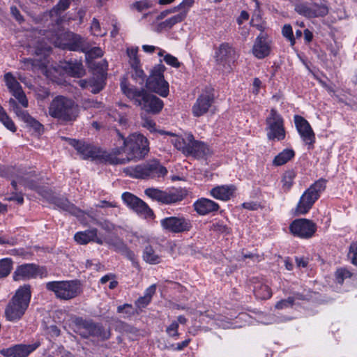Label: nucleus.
<instances>
[{"instance_id": "obj_1", "label": "nucleus", "mask_w": 357, "mask_h": 357, "mask_svg": "<svg viewBox=\"0 0 357 357\" xmlns=\"http://www.w3.org/2000/svg\"><path fill=\"white\" fill-rule=\"evenodd\" d=\"M123 141V146L114 149L111 152L110 163L125 164L132 160L143 158L149 151L148 139L142 134L132 133L127 138L118 132Z\"/></svg>"}, {"instance_id": "obj_2", "label": "nucleus", "mask_w": 357, "mask_h": 357, "mask_svg": "<svg viewBox=\"0 0 357 357\" xmlns=\"http://www.w3.org/2000/svg\"><path fill=\"white\" fill-rule=\"evenodd\" d=\"M79 107L75 102L64 96H56L50 102L47 114L62 123H71L79 116Z\"/></svg>"}, {"instance_id": "obj_3", "label": "nucleus", "mask_w": 357, "mask_h": 357, "mask_svg": "<svg viewBox=\"0 0 357 357\" xmlns=\"http://www.w3.org/2000/svg\"><path fill=\"white\" fill-rule=\"evenodd\" d=\"M121 89L123 94L147 112L158 114L163 108V102L159 98L149 94L145 89L130 86L126 79L121 81Z\"/></svg>"}, {"instance_id": "obj_4", "label": "nucleus", "mask_w": 357, "mask_h": 357, "mask_svg": "<svg viewBox=\"0 0 357 357\" xmlns=\"http://www.w3.org/2000/svg\"><path fill=\"white\" fill-rule=\"evenodd\" d=\"M31 297L29 285L20 287L9 301L5 309V317L7 321L17 322L24 315Z\"/></svg>"}, {"instance_id": "obj_5", "label": "nucleus", "mask_w": 357, "mask_h": 357, "mask_svg": "<svg viewBox=\"0 0 357 357\" xmlns=\"http://www.w3.org/2000/svg\"><path fill=\"white\" fill-rule=\"evenodd\" d=\"M45 287L57 298L64 301L73 299L82 292L81 285L77 280L52 281L47 282Z\"/></svg>"}, {"instance_id": "obj_6", "label": "nucleus", "mask_w": 357, "mask_h": 357, "mask_svg": "<svg viewBox=\"0 0 357 357\" xmlns=\"http://www.w3.org/2000/svg\"><path fill=\"white\" fill-rule=\"evenodd\" d=\"M155 66L146 79V88L160 95L162 97H167L169 94V83L165 79L163 73L166 69L165 66L161 63Z\"/></svg>"}, {"instance_id": "obj_7", "label": "nucleus", "mask_w": 357, "mask_h": 357, "mask_svg": "<svg viewBox=\"0 0 357 357\" xmlns=\"http://www.w3.org/2000/svg\"><path fill=\"white\" fill-rule=\"evenodd\" d=\"M126 172L135 178H148L163 177L167 174V170L159 162L153 160L128 169Z\"/></svg>"}, {"instance_id": "obj_8", "label": "nucleus", "mask_w": 357, "mask_h": 357, "mask_svg": "<svg viewBox=\"0 0 357 357\" xmlns=\"http://www.w3.org/2000/svg\"><path fill=\"white\" fill-rule=\"evenodd\" d=\"M266 135L270 140L282 141L285 138L286 132L284 126V119L275 109H271L266 119Z\"/></svg>"}, {"instance_id": "obj_9", "label": "nucleus", "mask_w": 357, "mask_h": 357, "mask_svg": "<svg viewBox=\"0 0 357 357\" xmlns=\"http://www.w3.org/2000/svg\"><path fill=\"white\" fill-rule=\"evenodd\" d=\"M50 42L56 47L72 51H86L85 40L79 35L70 33L56 34L52 37Z\"/></svg>"}, {"instance_id": "obj_10", "label": "nucleus", "mask_w": 357, "mask_h": 357, "mask_svg": "<svg viewBox=\"0 0 357 357\" xmlns=\"http://www.w3.org/2000/svg\"><path fill=\"white\" fill-rule=\"evenodd\" d=\"M69 142L70 144L76 149L83 159L94 160L102 157V158H105L110 162L111 153H107L100 148L84 141L70 139Z\"/></svg>"}, {"instance_id": "obj_11", "label": "nucleus", "mask_w": 357, "mask_h": 357, "mask_svg": "<svg viewBox=\"0 0 357 357\" xmlns=\"http://www.w3.org/2000/svg\"><path fill=\"white\" fill-rule=\"evenodd\" d=\"M214 59L220 70L229 72L236 59L235 50L229 43H222L215 48Z\"/></svg>"}, {"instance_id": "obj_12", "label": "nucleus", "mask_w": 357, "mask_h": 357, "mask_svg": "<svg viewBox=\"0 0 357 357\" xmlns=\"http://www.w3.org/2000/svg\"><path fill=\"white\" fill-rule=\"evenodd\" d=\"M144 192L151 199L164 204H174L183 199V195L178 189L163 191L158 188H150L146 189Z\"/></svg>"}, {"instance_id": "obj_13", "label": "nucleus", "mask_w": 357, "mask_h": 357, "mask_svg": "<svg viewBox=\"0 0 357 357\" xmlns=\"http://www.w3.org/2000/svg\"><path fill=\"white\" fill-rule=\"evenodd\" d=\"M160 225L164 231L173 234L186 232L192 228L191 221L183 215L162 218Z\"/></svg>"}, {"instance_id": "obj_14", "label": "nucleus", "mask_w": 357, "mask_h": 357, "mask_svg": "<svg viewBox=\"0 0 357 357\" xmlns=\"http://www.w3.org/2000/svg\"><path fill=\"white\" fill-rule=\"evenodd\" d=\"M121 197L123 202L140 217L144 218L153 217V211L141 199L128 192L123 193Z\"/></svg>"}, {"instance_id": "obj_15", "label": "nucleus", "mask_w": 357, "mask_h": 357, "mask_svg": "<svg viewBox=\"0 0 357 357\" xmlns=\"http://www.w3.org/2000/svg\"><path fill=\"white\" fill-rule=\"evenodd\" d=\"M75 324L77 333L84 337L95 336L102 339L108 337V333L104 331L101 326L96 324L91 321L77 318L75 319Z\"/></svg>"}, {"instance_id": "obj_16", "label": "nucleus", "mask_w": 357, "mask_h": 357, "mask_svg": "<svg viewBox=\"0 0 357 357\" xmlns=\"http://www.w3.org/2000/svg\"><path fill=\"white\" fill-rule=\"evenodd\" d=\"M289 229L294 236L301 238H310L316 232L317 225L308 219H296L291 223Z\"/></svg>"}, {"instance_id": "obj_17", "label": "nucleus", "mask_w": 357, "mask_h": 357, "mask_svg": "<svg viewBox=\"0 0 357 357\" xmlns=\"http://www.w3.org/2000/svg\"><path fill=\"white\" fill-rule=\"evenodd\" d=\"M214 100L212 89H207L202 93L192 107V113L194 116L199 117L206 114L211 107Z\"/></svg>"}, {"instance_id": "obj_18", "label": "nucleus", "mask_w": 357, "mask_h": 357, "mask_svg": "<svg viewBox=\"0 0 357 357\" xmlns=\"http://www.w3.org/2000/svg\"><path fill=\"white\" fill-rule=\"evenodd\" d=\"M294 121L302 141L308 146H312L315 142V134L309 122L303 116L295 115Z\"/></svg>"}, {"instance_id": "obj_19", "label": "nucleus", "mask_w": 357, "mask_h": 357, "mask_svg": "<svg viewBox=\"0 0 357 357\" xmlns=\"http://www.w3.org/2000/svg\"><path fill=\"white\" fill-rule=\"evenodd\" d=\"M4 81L10 92L12 93L23 107H27V98L20 83L11 73H7L4 75Z\"/></svg>"}, {"instance_id": "obj_20", "label": "nucleus", "mask_w": 357, "mask_h": 357, "mask_svg": "<svg viewBox=\"0 0 357 357\" xmlns=\"http://www.w3.org/2000/svg\"><path fill=\"white\" fill-rule=\"evenodd\" d=\"M159 132L172 136V144L183 154L189 155V153L192 152L190 147L192 146L195 139L191 133H185L183 136H176L172 132H166L162 130L159 131Z\"/></svg>"}, {"instance_id": "obj_21", "label": "nucleus", "mask_w": 357, "mask_h": 357, "mask_svg": "<svg viewBox=\"0 0 357 357\" xmlns=\"http://www.w3.org/2000/svg\"><path fill=\"white\" fill-rule=\"evenodd\" d=\"M193 3V0H183L178 6V13L162 22L160 26L161 29H170L174 24L182 22L186 17L189 8Z\"/></svg>"}, {"instance_id": "obj_22", "label": "nucleus", "mask_w": 357, "mask_h": 357, "mask_svg": "<svg viewBox=\"0 0 357 357\" xmlns=\"http://www.w3.org/2000/svg\"><path fill=\"white\" fill-rule=\"evenodd\" d=\"M38 345L19 344L0 350V354L5 357H26L33 352Z\"/></svg>"}, {"instance_id": "obj_23", "label": "nucleus", "mask_w": 357, "mask_h": 357, "mask_svg": "<svg viewBox=\"0 0 357 357\" xmlns=\"http://www.w3.org/2000/svg\"><path fill=\"white\" fill-rule=\"evenodd\" d=\"M40 274V270L34 264H25L17 267L13 273L15 281L26 280L37 277Z\"/></svg>"}, {"instance_id": "obj_24", "label": "nucleus", "mask_w": 357, "mask_h": 357, "mask_svg": "<svg viewBox=\"0 0 357 357\" xmlns=\"http://www.w3.org/2000/svg\"><path fill=\"white\" fill-rule=\"evenodd\" d=\"M271 52L270 43L268 40L266 36L261 33L258 36L255 41L252 47V54L257 59H264Z\"/></svg>"}, {"instance_id": "obj_25", "label": "nucleus", "mask_w": 357, "mask_h": 357, "mask_svg": "<svg viewBox=\"0 0 357 357\" xmlns=\"http://www.w3.org/2000/svg\"><path fill=\"white\" fill-rule=\"evenodd\" d=\"M34 172L32 171L26 172L20 170L16 176V179H13L11 182L13 187L17 190V184L19 183L25 188L30 189H36L37 185L33 179H32Z\"/></svg>"}, {"instance_id": "obj_26", "label": "nucleus", "mask_w": 357, "mask_h": 357, "mask_svg": "<svg viewBox=\"0 0 357 357\" xmlns=\"http://www.w3.org/2000/svg\"><path fill=\"white\" fill-rule=\"evenodd\" d=\"M318 199L306 190L300 198L296 211L298 215L307 213Z\"/></svg>"}, {"instance_id": "obj_27", "label": "nucleus", "mask_w": 357, "mask_h": 357, "mask_svg": "<svg viewBox=\"0 0 357 357\" xmlns=\"http://www.w3.org/2000/svg\"><path fill=\"white\" fill-rule=\"evenodd\" d=\"M318 199L306 190L300 198L296 211L298 215L307 213Z\"/></svg>"}, {"instance_id": "obj_28", "label": "nucleus", "mask_w": 357, "mask_h": 357, "mask_svg": "<svg viewBox=\"0 0 357 357\" xmlns=\"http://www.w3.org/2000/svg\"><path fill=\"white\" fill-rule=\"evenodd\" d=\"M193 206L195 211L201 215L217 211L219 208V205L217 203L206 198L197 200Z\"/></svg>"}, {"instance_id": "obj_29", "label": "nucleus", "mask_w": 357, "mask_h": 357, "mask_svg": "<svg viewBox=\"0 0 357 357\" xmlns=\"http://www.w3.org/2000/svg\"><path fill=\"white\" fill-rule=\"evenodd\" d=\"M103 241L104 243H107L115 251L120 252L130 260L134 261L135 259V253L127 247V245L121 238L115 237L114 238Z\"/></svg>"}, {"instance_id": "obj_30", "label": "nucleus", "mask_w": 357, "mask_h": 357, "mask_svg": "<svg viewBox=\"0 0 357 357\" xmlns=\"http://www.w3.org/2000/svg\"><path fill=\"white\" fill-rule=\"evenodd\" d=\"M97 231L96 229L79 231L75 234L74 238L79 244H86L90 241H94L99 245H102L104 241L97 236Z\"/></svg>"}, {"instance_id": "obj_31", "label": "nucleus", "mask_w": 357, "mask_h": 357, "mask_svg": "<svg viewBox=\"0 0 357 357\" xmlns=\"http://www.w3.org/2000/svg\"><path fill=\"white\" fill-rule=\"evenodd\" d=\"M236 187L234 185L216 186L211 190L210 194L215 199L227 201L234 195Z\"/></svg>"}, {"instance_id": "obj_32", "label": "nucleus", "mask_w": 357, "mask_h": 357, "mask_svg": "<svg viewBox=\"0 0 357 357\" xmlns=\"http://www.w3.org/2000/svg\"><path fill=\"white\" fill-rule=\"evenodd\" d=\"M190 148L192 152L189 153V155H192L197 158H204L212 154L210 147L201 141L194 140Z\"/></svg>"}, {"instance_id": "obj_33", "label": "nucleus", "mask_w": 357, "mask_h": 357, "mask_svg": "<svg viewBox=\"0 0 357 357\" xmlns=\"http://www.w3.org/2000/svg\"><path fill=\"white\" fill-rule=\"evenodd\" d=\"M54 204L59 208L77 216L82 218L84 213L77 208L74 204L70 203L68 199L65 198H56L54 200Z\"/></svg>"}, {"instance_id": "obj_34", "label": "nucleus", "mask_w": 357, "mask_h": 357, "mask_svg": "<svg viewBox=\"0 0 357 357\" xmlns=\"http://www.w3.org/2000/svg\"><path fill=\"white\" fill-rule=\"evenodd\" d=\"M153 239L148 238V245L145 246L143 252L144 260L151 264H159L161 261L160 257L155 252L152 247Z\"/></svg>"}, {"instance_id": "obj_35", "label": "nucleus", "mask_w": 357, "mask_h": 357, "mask_svg": "<svg viewBox=\"0 0 357 357\" xmlns=\"http://www.w3.org/2000/svg\"><path fill=\"white\" fill-rule=\"evenodd\" d=\"M253 291L255 296L259 299H268L272 296L269 286L261 281H257L255 283Z\"/></svg>"}, {"instance_id": "obj_36", "label": "nucleus", "mask_w": 357, "mask_h": 357, "mask_svg": "<svg viewBox=\"0 0 357 357\" xmlns=\"http://www.w3.org/2000/svg\"><path fill=\"white\" fill-rule=\"evenodd\" d=\"M64 70L73 77H82L84 74V69L82 64L77 61H69L63 66Z\"/></svg>"}, {"instance_id": "obj_37", "label": "nucleus", "mask_w": 357, "mask_h": 357, "mask_svg": "<svg viewBox=\"0 0 357 357\" xmlns=\"http://www.w3.org/2000/svg\"><path fill=\"white\" fill-rule=\"evenodd\" d=\"M312 2H301L295 6V10L299 14L307 18L317 17V13L311 10Z\"/></svg>"}, {"instance_id": "obj_38", "label": "nucleus", "mask_w": 357, "mask_h": 357, "mask_svg": "<svg viewBox=\"0 0 357 357\" xmlns=\"http://www.w3.org/2000/svg\"><path fill=\"white\" fill-rule=\"evenodd\" d=\"M78 84L83 89H90L93 93H97L103 89L102 81L94 80L93 79L89 80L82 79L78 82Z\"/></svg>"}, {"instance_id": "obj_39", "label": "nucleus", "mask_w": 357, "mask_h": 357, "mask_svg": "<svg viewBox=\"0 0 357 357\" xmlns=\"http://www.w3.org/2000/svg\"><path fill=\"white\" fill-rule=\"evenodd\" d=\"M294 156V151L292 149H286L275 157L273 163L276 166H280L287 162Z\"/></svg>"}, {"instance_id": "obj_40", "label": "nucleus", "mask_w": 357, "mask_h": 357, "mask_svg": "<svg viewBox=\"0 0 357 357\" xmlns=\"http://www.w3.org/2000/svg\"><path fill=\"white\" fill-rule=\"evenodd\" d=\"M326 180L324 178H321L316 182H314L312 185L310 186L307 190L312 194L314 196H316L317 199L320 197V194L325 190L326 188Z\"/></svg>"}, {"instance_id": "obj_41", "label": "nucleus", "mask_w": 357, "mask_h": 357, "mask_svg": "<svg viewBox=\"0 0 357 357\" xmlns=\"http://www.w3.org/2000/svg\"><path fill=\"white\" fill-rule=\"evenodd\" d=\"M214 325L217 326L219 328H222L224 329L226 328H237L238 326L234 323L231 321V319L223 316H218L215 319H211Z\"/></svg>"}, {"instance_id": "obj_42", "label": "nucleus", "mask_w": 357, "mask_h": 357, "mask_svg": "<svg viewBox=\"0 0 357 357\" xmlns=\"http://www.w3.org/2000/svg\"><path fill=\"white\" fill-rule=\"evenodd\" d=\"M0 121L3 126L12 131L13 132L16 131V127L12 121V119L8 116L3 108L0 105Z\"/></svg>"}, {"instance_id": "obj_43", "label": "nucleus", "mask_w": 357, "mask_h": 357, "mask_svg": "<svg viewBox=\"0 0 357 357\" xmlns=\"http://www.w3.org/2000/svg\"><path fill=\"white\" fill-rule=\"evenodd\" d=\"M13 268V261L9 258L0 259V278L9 275Z\"/></svg>"}, {"instance_id": "obj_44", "label": "nucleus", "mask_w": 357, "mask_h": 357, "mask_svg": "<svg viewBox=\"0 0 357 357\" xmlns=\"http://www.w3.org/2000/svg\"><path fill=\"white\" fill-rule=\"evenodd\" d=\"M89 66L96 69L100 74H101V79L98 81H102V84H104V79L105 77L106 72L107 70L108 64L106 60H102L98 63L91 62L89 63Z\"/></svg>"}, {"instance_id": "obj_45", "label": "nucleus", "mask_w": 357, "mask_h": 357, "mask_svg": "<svg viewBox=\"0 0 357 357\" xmlns=\"http://www.w3.org/2000/svg\"><path fill=\"white\" fill-rule=\"evenodd\" d=\"M296 299L301 300L303 299V297L301 294H297L294 297H289L287 299L281 300L275 304V308L282 310L291 307L294 304Z\"/></svg>"}, {"instance_id": "obj_46", "label": "nucleus", "mask_w": 357, "mask_h": 357, "mask_svg": "<svg viewBox=\"0 0 357 357\" xmlns=\"http://www.w3.org/2000/svg\"><path fill=\"white\" fill-rule=\"evenodd\" d=\"M90 31L91 34L95 36H103L107 34V29L102 28L98 20L93 18L90 26Z\"/></svg>"}, {"instance_id": "obj_47", "label": "nucleus", "mask_w": 357, "mask_h": 357, "mask_svg": "<svg viewBox=\"0 0 357 357\" xmlns=\"http://www.w3.org/2000/svg\"><path fill=\"white\" fill-rule=\"evenodd\" d=\"M157 54H158V56L164 57L163 61L167 64H168L172 67H176V68H177L180 66V63L178 61V59L175 56H174L169 54H166L165 50H159V51L158 52Z\"/></svg>"}, {"instance_id": "obj_48", "label": "nucleus", "mask_w": 357, "mask_h": 357, "mask_svg": "<svg viewBox=\"0 0 357 357\" xmlns=\"http://www.w3.org/2000/svg\"><path fill=\"white\" fill-rule=\"evenodd\" d=\"M84 52L86 59L89 63L93 62V59L98 57H101L103 55V51L101 48L98 47L91 48V50H88V48L86 47V51Z\"/></svg>"}, {"instance_id": "obj_49", "label": "nucleus", "mask_w": 357, "mask_h": 357, "mask_svg": "<svg viewBox=\"0 0 357 357\" xmlns=\"http://www.w3.org/2000/svg\"><path fill=\"white\" fill-rule=\"evenodd\" d=\"M139 48L137 47H131L127 49V54L129 57V63L130 66H135L137 63H140V61L137 56Z\"/></svg>"}, {"instance_id": "obj_50", "label": "nucleus", "mask_w": 357, "mask_h": 357, "mask_svg": "<svg viewBox=\"0 0 357 357\" xmlns=\"http://www.w3.org/2000/svg\"><path fill=\"white\" fill-rule=\"evenodd\" d=\"M133 72L132 73V77L135 80L138 81L140 84H142L145 79L146 75L144 70L141 68L140 63H137L135 66H131Z\"/></svg>"}, {"instance_id": "obj_51", "label": "nucleus", "mask_w": 357, "mask_h": 357, "mask_svg": "<svg viewBox=\"0 0 357 357\" xmlns=\"http://www.w3.org/2000/svg\"><path fill=\"white\" fill-rule=\"evenodd\" d=\"M24 117L25 118V123L34 130L40 132L43 130V125L39 121L31 117L29 114H24Z\"/></svg>"}, {"instance_id": "obj_52", "label": "nucleus", "mask_w": 357, "mask_h": 357, "mask_svg": "<svg viewBox=\"0 0 357 357\" xmlns=\"http://www.w3.org/2000/svg\"><path fill=\"white\" fill-rule=\"evenodd\" d=\"M311 10L314 13H317V17H322L327 15L328 12V7L323 3H316L312 2Z\"/></svg>"}, {"instance_id": "obj_53", "label": "nucleus", "mask_w": 357, "mask_h": 357, "mask_svg": "<svg viewBox=\"0 0 357 357\" xmlns=\"http://www.w3.org/2000/svg\"><path fill=\"white\" fill-rule=\"evenodd\" d=\"M294 178L295 173L294 172H286L282 178L283 188L289 190L293 185Z\"/></svg>"}, {"instance_id": "obj_54", "label": "nucleus", "mask_w": 357, "mask_h": 357, "mask_svg": "<svg viewBox=\"0 0 357 357\" xmlns=\"http://www.w3.org/2000/svg\"><path fill=\"white\" fill-rule=\"evenodd\" d=\"M282 33L284 37H285L293 46L295 44V38L293 34L292 27L290 24H284L282 29Z\"/></svg>"}, {"instance_id": "obj_55", "label": "nucleus", "mask_w": 357, "mask_h": 357, "mask_svg": "<svg viewBox=\"0 0 357 357\" xmlns=\"http://www.w3.org/2000/svg\"><path fill=\"white\" fill-rule=\"evenodd\" d=\"M178 329V324L176 321H174L169 326L167 327L166 333L169 337H173L175 340H177L179 336Z\"/></svg>"}, {"instance_id": "obj_56", "label": "nucleus", "mask_w": 357, "mask_h": 357, "mask_svg": "<svg viewBox=\"0 0 357 357\" xmlns=\"http://www.w3.org/2000/svg\"><path fill=\"white\" fill-rule=\"evenodd\" d=\"M117 312L124 314V317H128L135 314V310L132 305L124 304L117 307Z\"/></svg>"}, {"instance_id": "obj_57", "label": "nucleus", "mask_w": 357, "mask_h": 357, "mask_svg": "<svg viewBox=\"0 0 357 357\" xmlns=\"http://www.w3.org/2000/svg\"><path fill=\"white\" fill-rule=\"evenodd\" d=\"M351 277V273L344 268L337 269L335 272V280L337 283L342 284L345 278Z\"/></svg>"}, {"instance_id": "obj_58", "label": "nucleus", "mask_w": 357, "mask_h": 357, "mask_svg": "<svg viewBox=\"0 0 357 357\" xmlns=\"http://www.w3.org/2000/svg\"><path fill=\"white\" fill-rule=\"evenodd\" d=\"M288 320H290V319L286 318V317H283V318L276 317L273 315H268V317H266L264 319V320H261V322L264 324H275V323L283 322V321H286Z\"/></svg>"}, {"instance_id": "obj_59", "label": "nucleus", "mask_w": 357, "mask_h": 357, "mask_svg": "<svg viewBox=\"0 0 357 357\" xmlns=\"http://www.w3.org/2000/svg\"><path fill=\"white\" fill-rule=\"evenodd\" d=\"M351 263L357 266V243H352L350 245L349 252L348 254Z\"/></svg>"}, {"instance_id": "obj_60", "label": "nucleus", "mask_w": 357, "mask_h": 357, "mask_svg": "<svg viewBox=\"0 0 357 357\" xmlns=\"http://www.w3.org/2000/svg\"><path fill=\"white\" fill-rule=\"evenodd\" d=\"M70 0H60L57 5L53 8V12L63 11L70 6Z\"/></svg>"}, {"instance_id": "obj_61", "label": "nucleus", "mask_w": 357, "mask_h": 357, "mask_svg": "<svg viewBox=\"0 0 357 357\" xmlns=\"http://www.w3.org/2000/svg\"><path fill=\"white\" fill-rule=\"evenodd\" d=\"M142 126L147 128L150 132H155V123L151 119L144 118L142 121Z\"/></svg>"}, {"instance_id": "obj_62", "label": "nucleus", "mask_w": 357, "mask_h": 357, "mask_svg": "<svg viewBox=\"0 0 357 357\" xmlns=\"http://www.w3.org/2000/svg\"><path fill=\"white\" fill-rule=\"evenodd\" d=\"M133 6L139 11H142L149 8L151 6V3L148 0H142L134 3Z\"/></svg>"}, {"instance_id": "obj_63", "label": "nucleus", "mask_w": 357, "mask_h": 357, "mask_svg": "<svg viewBox=\"0 0 357 357\" xmlns=\"http://www.w3.org/2000/svg\"><path fill=\"white\" fill-rule=\"evenodd\" d=\"M150 302L151 300H149L147 296L145 297L144 296H143L137 300V301L135 302V305L138 308L142 309L147 306Z\"/></svg>"}, {"instance_id": "obj_64", "label": "nucleus", "mask_w": 357, "mask_h": 357, "mask_svg": "<svg viewBox=\"0 0 357 357\" xmlns=\"http://www.w3.org/2000/svg\"><path fill=\"white\" fill-rule=\"evenodd\" d=\"M47 333L51 337H58L60 335V330L55 325L47 327Z\"/></svg>"}]
</instances>
